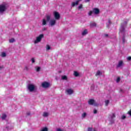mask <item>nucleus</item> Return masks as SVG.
Instances as JSON below:
<instances>
[{
    "mask_svg": "<svg viewBox=\"0 0 131 131\" xmlns=\"http://www.w3.org/2000/svg\"><path fill=\"white\" fill-rule=\"evenodd\" d=\"M28 89L30 92H34V91H36V87L32 84H29Z\"/></svg>",
    "mask_w": 131,
    "mask_h": 131,
    "instance_id": "f257e3e1",
    "label": "nucleus"
},
{
    "mask_svg": "<svg viewBox=\"0 0 131 131\" xmlns=\"http://www.w3.org/2000/svg\"><path fill=\"white\" fill-rule=\"evenodd\" d=\"M43 34H40L38 37H36V40L34 41V43H37V42L41 41V39L43 38Z\"/></svg>",
    "mask_w": 131,
    "mask_h": 131,
    "instance_id": "f03ea898",
    "label": "nucleus"
},
{
    "mask_svg": "<svg viewBox=\"0 0 131 131\" xmlns=\"http://www.w3.org/2000/svg\"><path fill=\"white\" fill-rule=\"evenodd\" d=\"M7 10V7L5 5H0V13H4Z\"/></svg>",
    "mask_w": 131,
    "mask_h": 131,
    "instance_id": "7ed1b4c3",
    "label": "nucleus"
},
{
    "mask_svg": "<svg viewBox=\"0 0 131 131\" xmlns=\"http://www.w3.org/2000/svg\"><path fill=\"white\" fill-rule=\"evenodd\" d=\"M42 88H44V89H47V88H49L50 86V83L48 82H43L41 84Z\"/></svg>",
    "mask_w": 131,
    "mask_h": 131,
    "instance_id": "20e7f679",
    "label": "nucleus"
},
{
    "mask_svg": "<svg viewBox=\"0 0 131 131\" xmlns=\"http://www.w3.org/2000/svg\"><path fill=\"white\" fill-rule=\"evenodd\" d=\"M54 15L56 20H59L60 19V14H59V12L55 11L54 12Z\"/></svg>",
    "mask_w": 131,
    "mask_h": 131,
    "instance_id": "39448f33",
    "label": "nucleus"
},
{
    "mask_svg": "<svg viewBox=\"0 0 131 131\" xmlns=\"http://www.w3.org/2000/svg\"><path fill=\"white\" fill-rule=\"evenodd\" d=\"M93 12L95 15H98L100 13V10L98 8H93Z\"/></svg>",
    "mask_w": 131,
    "mask_h": 131,
    "instance_id": "423d86ee",
    "label": "nucleus"
},
{
    "mask_svg": "<svg viewBox=\"0 0 131 131\" xmlns=\"http://www.w3.org/2000/svg\"><path fill=\"white\" fill-rule=\"evenodd\" d=\"M95 103L96 101L94 99H90L88 101V104H89V105H94V104H95Z\"/></svg>",
    "mask_w": 131,
    "mask_h": 131,
    "instance_id": "0eeeda50",
    "label": "nucleus"
},
{
    "mask_svg": "<svg viewBox=\"0 0 131 131\" xmlns=\"http://www.w3.org/2000/svg\"><path fill=\"white\" fill-rule=\"evenodd\" d=\"M125 29H124V27L121 26L120 28V32L119 33H124Z\"/></svg>",
    "mask_w": 131,
    "mask_h": 131,
    "instance_id": "6e6552de",
    "label": "nucleus"
},
{
    "mask_svg": "<svg viewBox=\"0 0 131 131\" xmlns=\"http://www.w3.org/2000/svg\"><path fill=\"white\" fill-rule=\"evenodd\" d=\"M56 24V20L52 19L50 21V25L51 26H54Z\"/></svg>",
    "mask_w": 131,
    "mask_h": 131,
    "instance_id": "1a4fd4ad",
    "label": "nucleus"
},
{
    "mask_svg": "<svg viewBox=\"0 0 131 131\" xmlns=\"http://www.w3.org/2000/svg\"><path fill=\"white\" fill-rule=\"evenodd\" d=\"M67 92L69 95H72L73 94V90L72 89H68Z\"/></svg>",
    "mask_w": 131,
    "mask_h": 131,
    "instance_id": "9d476101",
    "label": "nucleus"
},
{
    "mask_svg": "<svg viewBox=\"0 0 131 131\" xmlns=\"http://www.w3.org/2000/svg\"><path fill=\"white\" fill-rule=\"evenodd\" d=\"M96 26H97L96 23L93 21L90 23V27H95Z\"/></svg>",
    "mask_w": 131,
    "mask_h": 131,
    "instance_id": "9b49d317",
    "label": "nucleus"
},
{
    "mask_svg": "<svg viewBox=\"0 0 131 131\" xmlns=\"http://www.w3.org/2000/svg\"><path fill=\"white\" fill-rule=\"evenodd\" d=\"M78 5V2H72V7H75V6H77Z\"/></svg>",
    "mask_w": 131,
    "mask_h": 131,
    "instance_id": "f8f14e48",
    "label": "nucleus"
},
{
    "mask_svg": "<svg viewBox=\"0 0 131 131\" xmlns=\"http://www.w3.org/2000/svg\"><path fill=\"white\" fill-rule=\"evenodd\" d=\"M61 79H62V80H67L68 78L67 77V76L64 75L61 76Z\"/></svg>",
    "mask_w": 131,
    "mask_h": 131,
    "instance_id": "ddd939ff",
    "label": "nucleus"
},
{
    "mask_svg": "<svg viewBox=\"0 0 131 131\" xmlns=\"http://www.w3.org/2000/svg\"><path fill=\"white\" fill-rule=\"evenodd\" d=\"M123 64V62L122 61H120L119 62L117 66V67H120L121 66H122Z\"/></svg>",
    "mask_w": 131,
    "mask_h": 131,
    "instance_id": "4468645a",
    "label": "nucleus"
},
{
    "mask_svg": "<svg viewBox=\"0 0 131 131\" xmlns=\"http://www.w3.org/2000/svg\"><path fill=\"white\" fill-rule=\"evenodd\" d=\"M74 75L76 77H78V76H79V73H78V72H77L76 71H74Z\"/></svg>",
    "mask_w": 131,
    "mask_h": 131,
    "instance_id": "2eb2a0df",
    "label": "nucleus"
},
{
    "mask_svg": "<svg viewBox=\"0 0 131 131\" xmlns=\"http://www.w3.org/2000/svg\"><path fill=\"white\" fill-rule=\"evenodd\" d=\"M85 34H88V30L86 29L84 30L82 33V35H85Z\"/></svg>",
    "mask_w": 131,
    "mask_h": 131,
    "instance_id": "dca6fc26",
    "label": "nucleus"
},
{
    "mask_svg": "<svg viewBox=\"0 0 131 131\" xmlns=\"http://www.w3.org/2000/svg\"><path fill=\"white\" fill-rule=\"evenodd\" d=\"M99 75H102V73L100 71H98L95 75L96 76H99Z\"/></svg>",
    "mask_w": 131,
    "mask_h": 131,
    "instance_id": "f3484780",
    "label": "nucleus"
},
{
    "mask_svg": "<svg viewBox=\"0 0 131 131\" xmlns=\"http://www.w3.org/2000/svg\"><path fill=\"white\" fill-rule=\"evenodd\" d=\"M6 118H7V115L5 114H3L2 116V119L3 120H5V119H6Z\"/></svg>",
    "mask_w": 131,
    "mask_h": 131,
    "instance_id": "a211bd4d",
    "label": "nucleus"
},
{
    "mask_svg": "<svg viewBox=\"0 0 131 131\" xmlns=\"http://www.w3.org/2000/svg\"><path fill=\"white\" fill-rule=\"evenodd\" d=\"M46 17L47 21H50V20H51V15H47Z\"/></svg>",
    "mask_w": 131,
    "mask_h": 131,
    "instance_id": "6ab92c4d",
    "label": "nucleus"
},
{
    "mask_svg": "<svg viewBox=\"0 0 131 131\" xmlns=\"http://www.w3.org/2000/svg\"><path fill=\"white\" fill-rule=\"evenodd\" d=\"M43 117H48V116H49V113L47 112H44L43 113Z\"/></svg>",
    "mask_w": 131,
    "mask_h": 131,
    "instance_id": "aec40b11",
    "label": "nucleus"
},
{
    "mask_svg": "<svg viewBox=\"0 0 131 131\" xmlns=\"http://www.w3.org/2000/svg\"><path fill=\"white\" fill-rule=\"evenodd\" d=\"M9 42H10V43L15 42V39H14V38H12L9 39Z\"/></svg>",
    "mask_w": 131,
    "mask_h": 131,
    "instance_id": "412c9836",
    "label": "nucleus"
},
{
    "mask_svg": "<svg viewBox=\"0 0 131 131\" xmlns=\"http://www.w3.org/2000/svg\"><path fill=\"white\" fill-rule=\"evenodd\" d=\"M47 25V20L45 19H43L42 20V25Z\"/></svg>",
    "mask_w": 131,
    "mask_h": 131,
    "instance_id": "4be33fe9",
    "label": "nucleus"
},
{
    "mask_svg": "<svg viewBox=\"0 0 131 131\" xmlns=\"http://www.w3.org/2000/svg\"><path fill=\"white\" fill-rule=\"evenodd\" d=\"M86 116V113H84L82 114V118H85V117Z\"/></svg>",
    "mask_w": 131,
    "mask_h": 131,
    "instance_id": "5701e85b",
    "label": "nucleus"
},
{
    "mask_svg": "<svg viewBox=\"0 0 131 131\" xmlns=\"http://www.w3.org/2000/svg\"><path fill=\"white\" fill-rule=\"evenodd\" d=\"M48 129L47 127L43 128L40 131H48Z\"/></svg>",
    "mask_w": 131,
    "mask_h": 131,
    "instance_id": "b1692460",
    "label": "nucleus"
},
{
    "mask_svg": "<svg viewBox=\"0 0 131 131\" xmlns=\"http://www.w3.org/2000/svg\"><path fill=\"white\" fill-rule=\"evenodd\" d=\"M105 106H108V104H109V100H105Z\"/></svg>",
    "mask_w": 131,
    "mask_h": 131,
    "instance_id": "393cba45",
    "label": "nucleus"
},
{
    "mask_svg": "<svg viewBox=\"0 0 131 131\" xmlns=\"http://www.w3.org/2000/svg\"><path fill=\"white\" fill-rule=\"evenodd\" d=\"M6 56H7V54H6V53L3 52L2 54V57H6Z\"/></svg>",
    "mask_w": 131,
    "mask_h": 131,
    "instance_id": "a878e982",
    "label": "nucleus"
},
{
    "mask_svg": "<svg viewBox=\"0 0 131 131\" xmlns=\"http://www.w3.org/2000/svg\"><path fill=\"white\" fill-rule=\"evenodd\" d=\"M40 71V67H38L36 69V71L37 72H39Z\"/></svg>",
    "mask_w": 131,
    "mask_h": 131,
    "instance_id": "bb28decb",
    "label": "nucleus"
},
{
    "mask_svg": "<svg viewBox=\"0 0 131 131\" xmlns=\"http://www.w3.org/2000/svg\"><path fill=\"white\" fill-rule=\"evenodd\" d=\"M82 4H80L79 6H78V9L79 10H80V9H82Z\"/></svg>",
    "mask_w": 131,
    "mask_h": 131,
    "instance_id": "cd10ccee",
    "label": "nucleus"
},
{
    "mask_svg": "<svg viewBox=\"0 0 131 131\" xmlns=\"http://www.w3.org/2000/svg\"><path fill=\"white\" fill-rule=\"evenodd\" d=\"M116 81H117V82H119V81H120V77H118L117 78Z\"/></svg>",
    "mask_w": 131,
    "mask_h": 131,
    "instance_id": "c85d7f7f",
    "label": "nucleus"
},
{
    "mask_svg": "<svg viewBox=\"0 0 131 131\" xmlns=\"http://www.w3.org/2000/svg\"><path fill=\"white\" fill-rule=\"evenodd\" d=\"M93 11H90L89 12V16H92V14H93Z\"/></svg>",
    "mask_w": 131,
    "mask_h": 131,
    "instance_id": "c756f323",
    "label": "nucleus"
},
{
    "mask_svg": "<svg viewBox=\"0 0 131 131\" xmlns=\"http://www.w3.org/2000/svg\"><path fill=\"white\" fill-rule=\"evenodd\" d=\"M46 49H47V50H51V47H50V46H49V45H47Z\"/></svg>",
    "mask_w": 131,
    "mask_h": 131,
    "instance_id": "7c9ffc66",
    "label": "nucleus"
},
{
    "mask_svg": "<svg viewBox=\"0 0 131 131\" xmlns=\"http://www.w3.org/2000/svg\"><path fill=\"white\" fill-rule=\"evenodd\" d=\"M31 61H32V63H35V60H34V58H32L31 59Z\"/></svg>",
    "mask_w": 131,
    "mask_h": 131,
    "instance_id": "2f4dec72",
    "label": "nucleus"
},
{
    "mask_svg": "<svg viewBox=\"0 0 131 131\" xmlns=\"http://www.w3.org/2000/svg\"><path fill=\"white\" fill-rule=\"evenodd\" d=\"M4 68H5L4 66H0V70H2L3 69H4Z\"/></svg>",
    "mask_w": 131,
    "mask_h": 131,
    "instance_id": "473e14b6",
    "label": "nucleus"
},
{
    "mask_svg": "<svg viewBox=\"0 0 131 131\" xmlns=\"http://www.w3.org/2000/svg\"><path fill=\"white\" fill-rule=\"evenodd\" d=\"M93 129L91 127H88V131H92Z\"/></svg>",
    "mask_w": 131,
    "mask_h": 131,
    "instance_id": "72a5a7b5",
    "label": "nucleus"
},
{
    "mask_svg": "<svg viewBox=\"0 0 131 131\" xmlns=\"http://www.w3.org/2000/svg\"><path fill=\"white\" fill-rule=\"evenodd\" d=\"M127 59L128 60V61H130V60H131V57H130V56H128V57L127 58Z\"/></svg>",
    "mask_w": 131,
    "mask_h": 131,
    "instance_id": "f704fd0d",
    "label": "nucleus"
},
{
    "mask_svg": "<svg viewBox=\"0 0 131 131\" xmlns=\"http://www.w3.org/2000/svg\"><path fill=\"white\" fill-rule=\"evenodd\" d=\"M97 112H98V111H97V110H94V114H97Z\"/></svg>",
    "mask_w": 131,
    "mask_h": 131,
    "instance_id": "c9c22d12",
    "label": "nucleus"
},
{
    "mask_svg": "<svg viewBox=\"0 0 131 131\" xmlns=\"http://www.w3.org/2000/svg\"><path fill=\"white\" fill-rule=\"evenodd\" d=\"M116 116H115V114H113L112 116V118H115Z\"/></svg>",
    "mask_w": 131,
    "mask_h": 131,
    "instance_id": "e433bc0d",
    "label": "nucleus"
},
{
    "mask_svg": "<svg viewBox=\"0 0 131 131\" xmlns=\"http://www.w3.org/2000/svg\"><path fill=\"white\" fill-rule=\"evenodd\" d=\"M128 114L131 116V109L128 112Z\"/></svg>",
    "mask_w": 131,
    "mask_h": 131,
    "instance_id": "4c0bfd02",
    "label": "nucleus"
},
{
    "mask_svg": "<svg viewBox=\"0 0 131 131\" xmlns=\"http://www.w3.org/2000/svg\"><path fill=\"white\" fill-rule=\"evenodd\" d=\"M56 131H63V130H62L61 128H58L56 129Z\"/></svg>",
    "mask_w": 131,
    "mask_h": 131,
    "instance_id": "58836bf2",
    "label": "nucleus"
},
{
    "mask_svg": "<svg viewBox=\"0 0 131 131\" xmlns=\"http://www.w3.org/2000/svg\"><path fill=\"white\" fill-rule=\"evenodd\" d=\"M125 118H126V117L125 116H122V119H125Z\"/></svg>",
    "mask_w": 131,
    "mask_h": 131,
    "instance_id": "ea45409f",
    "label": "nucleus"
},
{
    "mask_svg": "<svg viewBox=\"0 0 131 131\" xmlns=\"http://www.w3.org/2000/svg\"><path fill=\"white\" fill-rule=\"evenodd\" d=\"M91 1V0H85L84 1V2H85V3H89V2H90Z\"/></svg>",
    "mask_w": 131,
    "mask_h": 131,
    "instance_id": "a19ab883",
    "label": "nucleus"
},
{
    "mask_svg": "<svg viewBox=\"0 0 131 131\" xmlns=\"http://www.w3.org/2000/svg\"><path fill=\"white\" fill-rule=\"evenodd\" d=\"M46 30H47V28H43V29H42V31H45Z\"/></svg>",
    "mask_w": 131,
    "mask_h": 131,
    "instance_id": "79ce46f5",
    "label": "nucleus"
},
{
    "mask_svg": "<svg viewBox=\"0 0 131 131\" xmlns=\"http://www.w3.org/2000/svg\"><path fill=\"white\" fill-rule=\"evenodd\" d=\"M25 70H27V71L28 70V68H27V67H26L25 68Z\"/></svg>",
    "mask_w": 131,
    "mask_h": 131,
    "instance_id": "37998d69",
    "label": "nucleus"
},
{
    "mask_svg": "<svg viewBox=\"0 0 131 131\" xmlns=\"http://www.w3.org/2000/svg\"><path fill=\"white\" fill-rule=\"evenodd\" d=\"M104 36H105V37H107V36H108V35L107 34H105L104 35Z\"/></svg>",
    "mask_w": 131,
    "mask_h": 131,
    "instance_id": "c03bdc74",
    "label": "nucleus"
},
{
    "mask_svg": "<svg viewBox=\"0 0 131 131\" xmlns=\"http://www.w3.org/2000/svg\"><path fill=\"white\" fill-rule=\"evenodd\" d=\"M27 115H30V112H28L27 113Z\"/></svg>",
    "mask_w": 131,
    "mask_h": 131,
    "instance_id": "a18cd8bd",
    "label": "nucleus"
},
{
    "mask_svg": "<svg viewBox=\"0 0 131 131\" xmlns=\"http://www.w3.org/2000/svg\"><path fill=\"white\" fill-rule=\"evenodd\" d=\"M77 2H78V3H79V2H81V0H77Z\"/></svg>",
    "mask_w": 131,
    "mask_h": 131,
    "instance_id": "49530a36",
    "label": "nucleus"
},
{
    "mask_svg": "<svg viewBox=\"0 0 131 131\" xmlns=\"http://www.w3.org/2000/svg\"><path fill=\"white\" fill-rule=\"evenodd\" d=\"M109 24H111V21L110 20L108 21Z\"/></svg>",
    "mask_w": 131,
    "mask_h": 131,
    "instance_id": "de8ad7c7",
    "label": "nucleus"
},
{
    "mask_svg": "<svg viewBox=\"0 0 131 131\" xmlns=\"http://www.w3.org/2000/svg\"><path fill=\"white\" fill-rule=\"evenodd\" d=\"M123 42H124V38L123 39Z\"/></svg>",
    "mask_w": 131,
    "mask_h": 131,
    "instance_id": "09e8293b",
    "label": "nucleus"
}]
</instances>
